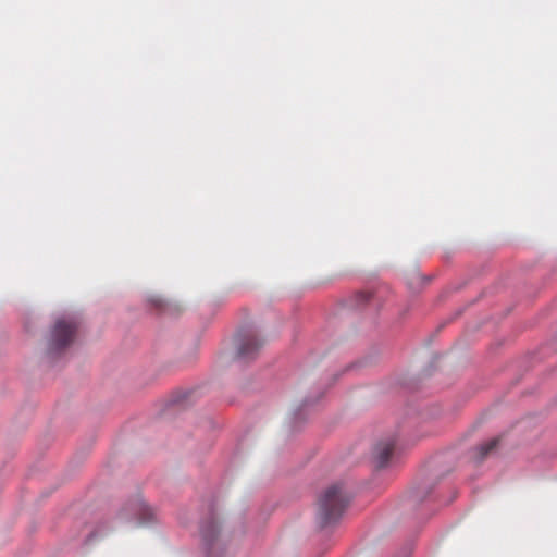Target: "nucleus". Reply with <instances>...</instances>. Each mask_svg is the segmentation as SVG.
<instances>
[{
	"label": "nucleus",
	"instance_id": "obj_1",
	"mask_svg": "<svg viewBox=\"0 0 557 557\" xmlns=\"http://www.w3.org/2000/svg\"><path fill=\"white\" fill-rule=\"evenodd\" d=\"M349 503V494L343 483L330 485L319 496L317 503V520L321 528L329 527L339 520Z\"/></svg>",
	"mask_w": 557,
	"mask_h": 557
},
{
	"label": "nucleus",
	"instance_id": "obj_2",
	"mask_svg": "<svg viewBox=\"0 0 557 557\" xmlns=\"http://www.w3.org/2000/svg\"><path fill=\"white\" fill-rule=\"evenodd\" d=\"M77 324L72 319H58L51 330L48 341V354L53 355L62 351L74 341Z\"/></svg>",
	"mask_w": 557,
	"mask_h": 557
},
{
	"label": "nucleus",
	"instance_id": "obj_3",
	"mask_svg": "<svg viewBox=\"0 0 557 557\" xmlns=\"http://www.w3.org/2000/svg\"><path fill=\"white\" fill-rule=\"evenodd\" d=\"M262 346L263 341L257 334H242L236 339V357L244 362L250 361L258 356Z\"/></svg>",
	"mask_w": 557,
	"mask_h": 557
},
{
	"label": "nucleus",
	"instance_id": "obj_4",
	"mask_svg": "<svg viewBox=\"0 0 557 557\" xmlns=\"http://www.w3.org/2000/svg\"><path fill=\"white\" fill-rule=\"evenodd\" d=\"M396 441L392 437L380 441L373 448V458L376 468H383L394 451Z\"/></svg>",
	"mask_w": 557,
	"mask_h": 557
},
{
	"label": "nucleus",
	"instance_id": "obj_5",
	"mask_svg": "<svg viewBox=\"0 0 557 557\" xmlns=\"http://www.w3.org/2000/svg\"><path fill=\"white\" fill-rule=\"evenodd\" d=\"M131 515L135 516L139 524H146L153 520V510L144 503L140 498L134 500L128 505Z\"/></svg>",
	"mask_w": 557,
	"mask_h": 557
},
{
	"label": "nucleus",
	"instance_id": "obj_6",
	"mask_svg": "<svg viewBox=\"0 0 557 557\" xmlns=\"http://www.w3.org/2000/svg\"><path fill=\"white\" fill-rule=\"evenodd\" d=\"M499 440L492 438L485 443L480 444L473 451V458L476 462H481L498 446Z\"/></svg>",
	"mask_w": 557,
	"mask_h": 557
},
{
	"label": "nucleus",
	"instance_id": "obj_7",
	"mask_svg": "<svg viewBox=\"0 0 557 557\" xmlns=\"http://www.w3.org/2000/svg\"><path fill=\"white\" fill-rule=\"evenodd\" d=\"M499 440L492 438L485 443L480 444L473 451V458L476 462H481L498 446Z\"/></svg>",
	"mask_w": 557,
	"mask_h": 557
},
{
	"label": "nucleus",
	"instance_id": "obj_8",
	"mask_svg": "<svg viewBox=\"0 0 557 557\" xmlns=\"http://www.w3.org/2000/svg\"><path fill=\"white\" fill-rule=\"evenodd\" d=\"M202 536L206 541H211V539L216 533V524L215 522H211L208 527H202L201 529Z\"/></svg>",
	"mask_w": 557,
	"mask_h": 557
},
{
	"label": "nucleus",
	"instance_id": "obj_9",
	"mask_svg": "<svg viewBox=\"0 0 557 557\" xmlns=\"http://www.w3.org/2000/svg\"><path fill=\"white\" fill-rule=\"evenodd\" d=\"M356 297H357L358 304H366V302L370 301V299L372 297V294H370V293H360Z\"/></svg>",
	"mask_w": 557,
	"mask_h": 557
}]
</instances>
